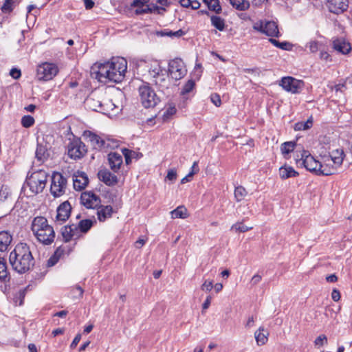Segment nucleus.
<instances>
[{
  "instance_id": "1",
  "label": "nucleus",
  "mask_w": 352,
  "mask_h": 352,
  "mask_svg": "<svg viewBox=\"0 0 352 352\" xmlns=\"http://www.w3.org/2000/svg\"><path fill=\"white\" fill-rule=\"evenodd\" d=\"M126 70V60L122 57H116L110 61L100 64L98 70L94 73L95 78L103 83H118L124 80Z\"/></svg>"
},
{
  "instance_id": "2",
  "label": "nucleus",
  "mask_w": 352,
  "mask_h": 352,
  "mask_svg": "<svg viewBox=\"0 0 352 352\" xmlns=\"http://www.w3.org/2000/svg\"><path fill=\"white\" fill-rule=\"evenodd\" d=\"M9 262L12 269L19 274L28 272L34 265L30 247L24 243H20L14 247L10 253Z\"/></svg>"
},
{
  "instance_id": "3",
  "label": "nucleus",
  "mask_w": 352,
  "mask_h": 352,
  "mask_svg": "<svg viewBox=\"0 0 352 352\" xmlns=\"http://www.w3.org/2000/svg\"><path fill=\"white\" fill-rule=\"evenodd\" d=\"M351 162L349 160L348 153H346L342 148L332 149L329 155H323V172L326 175H330L337 172L342 164L350 168Z\"/></svg>"
},
{
  "instance_id": "4",
  "label": "nucleus",
  "mask_w": 352,
  "mask_h": 352,
  "mask_svg": "<svg viewBox=\"0 0 352 352\" xmlns=\"http://www.w3.org/2000/svg\"><path fill=\"white\" fill-rule=\"evenodd\" d=\"M31 229L38 241L43 245H50L55 238V232L44 217L34 218Z\"/></svg>"
},
{
  "instance_id": "5",
  "label": "nucleus",
  "mask_w": 352,
  "mask_h": 352,
  "mask_svg": "<svg viewBox=\"0 0 352 352\" xmlns=\"http://www.w3.org/2000/svg\"><path fill=\"white\" fill-rule=\"evenodd\" d=\"M47 177V173L43 170L32 173L27 179L25 189L29 188L30 196L42 192L45 188Z\"/></svg>"
},
{
  "instance_id": "6",
  "label": "nucleus",
  "mask_w": 352,
  "mask_h": 352,
  "mask_svg": "<svg viewBox=\"0 0 352 352\" xmlns=\"http://www.w3.org/2000/svg\"><path fill=\"white\" fill-rule=\"evenodd\" d=\"M296 163L300 166H303L310 172L315 173L317 175H326L323 172V156L321 157V160L318 161L311 155L309 151H302L300 154V158L296 160Z\"/></svg>"
},
{
  "instance_id": "7",
  "label": "nucleus",
  "mask_w": 352,
  "mask_h": 352,
  "mask_svg": "<svg viewBox=\"0 0 352 352\" xmlns=\"http://www.w3.org/2000/svg\"><path fill=\"white\" fill-rule=\"evenodd\" d=\"M139 94L141 102L145 108L154 107L160 102V97L148 85L140 86Z\"/></svg>"
},
{
  "instance_id": "8",
  "label": "nucleus",
  "mask_w": 352,
  "mask_h": 352,
  "mask_svg": "<svg viewBox=\"0 0 352 352\" xmlns=\"http://www.w3.org/2000/svg\"><path fill=\"white\" fill-rule=\"evenodd\" d=\"M67 181L60 173H54L52 175L50 192L54 197L63 195L66 189Z\"/></svg>"
},
{
  "instance_id": "9",
  "label": "nucleus",
  "mask_w": 352,
  "mask_h": 352,
  "mask_svg": "<svg viewBox=\"0 0 352 352\" xmlns=\"http://www.w3.org/2000/svg\"><path fill=\"white\" fill-rule=\"evenodd\" d=\"M253 28L268 36L278 37L280 32L276 22L270 21H259L254 23Z\"/></svg>"
},
{
  "instance_id": "10",
  "label": "nucleus",
  "mask_w": 352,
  "mask_h": 352,
  "mask_svg": "<svg viewBox=\"0 0 352 352\" xmlns=\"http://www.w3.org/2000/svg\"><path fill=\"white\" fill-rule=\"evenodd\" d=\"M58 73L57 67L50 63H44L39 65L36 69V77L39 80H50Z\"/></svg>"
},
{
  "instance_id": "11",
  "label": "nucleus",
  "mask_w": 352,
  "mask_h": 352,
  "mask_svg": "<svg viewBox=\"0 0 352 352\" xmlns=\"http://www.w3.org/2000/svg\"><path fill=\"white\" fill-rule=\"evenodd\" d=\"M168 72L172 78L182 79L187 72L184 63L181 58H175L168 63Z\"/></svg>"
},
{
  "instance_id": "12",
  "label": "nucleus",
  "mask_w": 352,
  "mask_h": 352,
  "mask_svg": "<svg viewBox=\"0 0 352 352\" xmlns=\"http://www.w3.org/2000/svg\"><path fill=\"white\" fill-rule=\"evenodd\" d=\"M104 96L102 91H95L85 100V104L92 111L102 112Z\"/></svg>"
},
{
  "instance_id": "13",
  "label": "nucleus",
  "mask_w": 352,
  "mask_h": 352,
  "mask_svg": "<svg viewBox=\"0 0 352 352\" xmlns=\"http://www.w3.org/2000/svg\"><path fill=\"white\" fill-rule=\"evenodd\" d=\"M280 85L287 91L292 94L298 93L302 88L303 82L292 77L282 78Z\"/></svg>"
},
{
  "instance_id": "14",
  "label": "nucleus",
  "mask_w": 352,
  "mask_h": 352,
  "mask_svg": "<svg viewBox=\"0 0 352 352\" xmlns=\"http://www.w3.org/2000/svg\"><path fill=\"white\" fill-rule=\"evenodd\" d=\"M86 152L85 144L80 140H74L68 145V155L72 159H80L84 156Z\"/></svg>"
},
{
  "instance_id": "15",
  "label": "nucleus",
  "mask_w": 352,
  "mask_h": 352,
  "mask_svg": "<svg viewBox=\"0 0 352 352\" xmlns=\"http://www.w3.org/2000/svg\"><path fill=\"white\" fill-rule=\"evenodd\" d=\"M82 136L95 149H102L109 146L104 138L90 131H84Z\"/></svg>"
},
{
  "instance_id": "16",
  "label": "nucleus",
  "mask_w": 352,
  "mask_h": 352,
  "mask_svg": "<svg viewBox=\"0 0 352 352\" xmlns=\"http://www.w3.org/2000/svg\"><path fill=\"white\" fill-rule=\"evenodd\" d=\"M80 203L87 208H95L100 204V199L93 192L86 191L81 194Z\"/></svg>"
},
{
  "instance_id": "17",
  "label": "nucleus",
  "mask_w": 352,
  "mask_h": 352,
  "mask_svg": "<svg viewBox=\"0 0 352 352\" xmlns=\"http://www.w3.org/2000/svg\"><path fill=\"white\" fill-rule=\"evenodd\" d=\"M153 78V82L158 87L162 92L169 94L168 90L170 86V82L165 71Z\"/></svg>"
},
{
  "instance_id": "18",
  "label": "nucleus",
  "mask_w": 352,
  "mask_h": 352,
  "mask_svg": "<svg viewBox=\"0 0 352 352\" xmlns=\"http://www.w3.org/2000/svg\"><path fill=\"white\" fill-rule=\"evenodd\" d=\"M348 0H328L327 6L331 12L340 14L348 8Z\"/></svg>"
},
{
  "instance_id": "19",
  "label": "nucleus",
  "mask_w": 352,
  "mask_h": 352,
  "mask_svg": "<svg viewBox=\"0 0 352 352\" xmlns=\"http://www.w3.org/2000/svg\"><path fill=\"white\" fill-rule=\"evenodd\" d=\"M98 176L101 182L109 186H114L118 182L117 176L111 173L107 169H102L99 170Z\"/></svg>"
},
{
  "instance_id": "20",
  "label": "nucleus",
  "mask_w": 352,
  "mask_h": 352,
  "mask_svg": "<svg viewBox=\"0 0 352 352\" xmlns=\"http://www.w3.org/2000/svg\"><path fill=\"white\" fill-rule=\"evenodd\" d=\"M108 162L110 168L117 173L123 163L122 155L117 152H111L108 155Z\"/></svg>"
},
{
  "instance_id": "21",
  "label": "nucleus",
  "mask_w": 352,
  "mask_h": 352,
  "mask_svg": "<svg viewBox=\"0 0 352 352\" xmlns=\"http://www.w3.org/2000/svg\"><path fill=\"white\" fill-rule=\"evenodd\" d=\"M88 177L85 173L77 172L73 176L74 188L77 190L84 189L88 184Z\"/></svg>"
},
{
  "instance_id": "22",
  "label": "nucleus",
  "mask_w": 352,
  "mask_h": 352,
  "mask_svg": "<svg viewBox=\"0 0 352 352\" xmlns=\"http://www.w3.org/2000/svg\"><path fill=\"white\" fill-rule=\"evenodd\" d=\"M72 207L69 201H66L62 203L57 208L56 219L64 222L69 217Z\"/></svg>"
},
{
  "instance_id": "23",
  "label": "nucleus",
  "mask_w": 352,
  "mask_h": 352,
  "mask_svg": "<svg viewBox=\"0 0 352 352\" xmlns=\"http://www.w3.org/2000/svg\"><path fill=\"white\" fill-rule=\"evenodd\" d=\"M333 47L335 50L343 54H346L351 50L350 43L343 38L335 39L333 41Z\"/></svg>"
},
{
  "instance_id": "24",
  "label": "nucleus",
  "mask_w": 352,
  "mask_h": 352,
  "mask_svg": "<svg viewBox=\"0 0 352 352\" xmlns=\"http://www.w3.org/2000/svg\"><path fill=\"white\" fill-rule=\"evenodd\" d=\"M120 110V108L116 106L111 100L107 98L104 94L102 113L104 114H116Z\"/></svg>"
},
{
  "instance_id": "25",
  "label": "nucleus",
  "mask_w": 352,
  "mask_h": 352,
  "mask_svg": "<svg viewBox=\"0 0 352 352\" xmlns=\"http://www.w3.org/2000/svg\"><path fill=\"white\" fill-rule=\"evenodd\" d=\"M145 64L146 67L148 69V74L151 78H154L165 71L162 68L160 63L157 60H155L145 62Z\"/></svg>"
},
{
  "instance_id": "26",
  "label": "nucleus",
  "mask_w": 352,
  "mask_h": 352,
  "mask_svg": "<svg viewBox=\"0 0 352 352\" xmlns=\"http://www.w3.org/2000/svg\"><path fill=\"white\" fill-rule=\"evenodd\" d=\"M113 210L111 206H101L97 208V216L100 221H104L111 217Z\"/></svg>"
},
{
  "instance_id": "27",
  "label": "nucleus",
  "mask_w": 352,
  "mask_h": 352,
  "mask_svg": "<svg viewBox=\"0 0 352 352\" xmlns=\"http://www.w3.org/2000/svg\"><path fill=\"white\" fill-rule=\"evenodd\" d=\"M269 333L267 332L264 327H260L258 330L254 332V338L258 346L265 344L268 340Z\"/></svg>"
},
{
  "instance_id": "28",
  "label": "nucleus",
  "mask_w": 352,
  "mask_h": 352,
  "mask_svg": "<svg viewBox=\"0 0 352 352\" xmlns=\"http://www.w3.org/2000/svg\"><path fill=\"white\" fill-rule=\"evenodd\" d=\"M165 11V9L163 7H160L158 6L152 4V5H147L143 9H139V10H135V14L137 15L146 14V13H158V14H162Z\"/></svg>"
},
{
  "instance_id": "29",
  "label": "nucleus",
  "mask_w": 352,
  "mask_h": 352,
  "mask_svg": "<svg viewBox=\"0 0 352 352\" xmlns=\"http://www.w3.org/2000/svg\"><path fill=\"white\" fill-rule=\"evenodd\" d=\"M12 236L6 231L0 232V252L7 250L12 241Z\"/></svg>"
},
{
  "instance_id": "30",
  "label": "nucleus",
  "mask_w": 352,
  "mask_h": 352,
  "mask_svg": "<svg viewBox=\"0 0 352 352\" xmlns=\"http://www.w3.org/2000/svg\"><path fill=\"white\" fill-rule=\"evenodd\" d=\"M279 175L282 179H285L289 177H296L298 175V173L292 167L283 166L279 169Z\"/></svg>"
},
{
  "instance_id": "31",
  "label": "nucleus",
  "mask_w": 352,
  "mask_h": 352,
  "mask_svg": "<svg viewBox=\"0 0 352 352\" xmlns=\"http://www.w3.org/2000/svg\"><path fill=\"white\" fill-rule=\"evenodd\" d=\"M36 159L39 164L43 163L48 157L47 148L43 145H38L36 150Z\"/></svg>"
},
{
  "instance_id": "32",
  "label": "nucleus",
  "mask_w": 352,
  "mask_h": 352,
  "mask_svg": "<svg viewBox=\"0 0 352 352\" xmlns=\"http://www.w3.org/2000/svg\"><path fill=\"white\" fill-rule=\"evenodd\" d=\"M172 219H186L188 217L187 209L184 206H178L170 212Z\"/></svg>"
},
{
  "instance_id": "33",
  "label": "nucleus",
  "mask_w": 352,
  "mask_h": 352,
  "mask_svg": "<svg viewBox=\"0 0 352 352\" xmlns=\"http://www.w3.org/2000/svg\"><path fill=\"white\" fill-rule=\"evenodd\" d=\"M195 85V82L192 80H188L185 85L183 86L182 89L181 91V95L183 96L184 99H188L186 96L188 94L192 91Z\"/></svg>"
},
{
  "instance_id": "34",
  "label": "nucleus",
  "mask_w": 352,
  "mask_h": 352,
  "mask_svg": "<svg viewBox=\"0 0 352 352\" xmlns=\"http://www.w3.org/2000/svg\"><path fill=\"white\" fill-rule=\"evenodd\" d=\"M313 125V118L309 117L305 122H298L294 125L295 131L307 130L310 129Z\"/></svg>"
},
{
  "instance_id": "35",
  "label": "nucleus",
  "mask_w": 352,
  "mask_h": 352,
  "mask_svg": "<svg viewBox=\"0 0 352 352\" xmlns=\"http://www.w3.org/2000/svg\"><path fill=\"white\" fill-rule=\"evenodd\" d=\"M212 25L219 31H223L225 28L224 20L220 16L212 15L210 17Z\"/></svg>"
},
{
  "instance_id": "36",
  "label": "nucleus",
  "mask_w": 352,
  "mask_h": 352,
  "mask_svg": "<svg viewBox=\"0 0 352 352\" xmlns=\"http://www.w3.org/2000/svg\"><path fill=\"white\" fill-rule=\"evenodd\" d=\"M204 2L210 10L214 11L217 14L221 12V7L219 0H204Z\"/></svg>"
},
{
  "instance_id": "37",
  "label": "nucleus",
  "mask_w": 352,
  "mask_h": 352,
  "mask_svg": "<svg viewBox=\"0 0 352 352\" xmlns=\"http://www.w3.org/2000/svg\"><path fill=\"white\" fill-rule=\"evenodd\" d=\"M252 228V226H247L244 225L243 221H238L231 226L230 230L235 232H245Z\"/></svg>"
},
{
  "instance_id": "38",
  "label": "nucleus",
  "mask_w": 352,
  "mask_h": 352,
  "mask_svg": "<svg viewBox=\"0 0 352 352\" xmlns=\"http://www.w3.org/2000/svg\"><path fill=\"white\" fill-rule=\"evenodd\" d=\"M230 3L239 10H245L248 8L249 3L245 0H228Z\"/></svg>"
},
{
  "instance_id": "39",
  "label": "nucleus",
  "mask_w": 352,
  "mask_h": 352,
  "mask_svg": "<svg viewBox=\"0 0 352 352\" xmlns=\"http://www.w3.org/2000/svg\"><path fill=\"white\" fill-rule=\"evenodd\" d=\"M269 41L273 44L275 47L280 48L281 50H292V44L289 42L284 41V42H279L278 41L274 39V38H270Z\"/></svg>"
},
{
  "instance_id": "40",
  "label": "nucleus",
  "mask_w": 352,
  "mask_h": 352,
  "mask_svg": "<svg viewBox=\"0 0 352 352\" xmlns=\"http://www.w3.org/2000/svg\"><path fill=\"white\" fill-rule=\"evenodd\" d=\"M0 280L6 282L9 280L6 263L3 258H0Z\"/></svg>"
},
{
  "instance_id": "41",
  "label": "nucleus",
  "mask_w": 352,
  "mask_h": 352,
  "mask_svg": "<svg viewBox=\"0 0 352 352\" xmlns=\"http://www.w3.org/2000/svg\"><path fill=\"white\" fill-rule=\"evenodd\" d=\"M160 34L162 36H168V37H171V38L172 37L179 38L184 34V32L182 30H179L177 31L165 30L161 31L160 32Z\"/></svg>"
},
{
  "instance_id": "42",
  "label": "nucleus",
  "mask_w": 352,
  "mask_h": 352,
  "mask_svg": "<svg viewBox=\"0 0 352 352\" xmlns=\"http://www.w3.org/2000/svg\"><path fill=\"white\" fill-rule=\"evenodd\" d=\"M247 191L245 188L241 186H239L235 188L234 190V197L236 201H242L247 195Z\"/></svg>"
},
{
  "instance_id": "43",
  "label": "nucleus",
  "mask_w": 352,
  "mask_h": 352,
  "mask_svg": "<svg viewBox=\"0 0 352 352\" xmlns=\"http://www.w3.org/2000/svg\"><path fill=\"white\" fill-rule=\"evenodd\" d=\"M314 343L315 347L316 349H319L321 347L327 344V343H328L327 337L324 334H321L315 339Z\"/></svg>"
},
{
  "instance_id": "44",
  "label": "nucleus",
  "mask_w": 352,
  "mask_h": 352,
  "mask_svg": "<svg viewBox=\"0 0 352 352\" xmlns=\"http://www.w3.org/2000/svg\"><path fill=\"white\" fill-rule=\"evenodd\" d=\"M177 112L175 105L174 104H168L166 110L164 112V119H169L172 116L175 115Z\"/></svg>"
},
{
  "instance_id": "45",
  "label": "nucleus",
  "mask_w": 352,
  "mask_h": 352,
  "mask_svg": "<svg viewBox=\"0 0 352 352\" xmlns=\"http://www.w3.org/2000/svg\"><path fill=\"white\" fill-rule=\"evenodd\" d=\"M295 143L293 142H286L281 144L280 150L283 154H288L294 149Z\"/></svg>"
},
{
  "instance_id": "46",
  "label": "nucleus",
  "mask_w": 352,
  "mask_h": 352,
  "mask_svg": "<svg viewBox=\"0 0 352 352\" xmlns=\"http://www.w3.org/2000/svg\"><path fill=\"white\" fill-rule=\"evenodd\" d=\"M92 226L93 221L89 219L82 220L78 224L79 228L82 232H87Z\"/></svg>"
},
{
  "instance_id": "47",
  "label": "nucleus",
  "mask_w": 352,
  "mask_h": 352,
  "mask_svg": "<svg viewBox=\"0 0 352 352\" xmlns=\"http://www.w3.org/2000/svg\"><path fill=\"white\" fill-rule=\"evenodd\" d=\"M149 0H133L131 7L135 10L143 9L147 6Z\"/></svg>"
},
{
  "instance_id": "48",
  "label": "nucleus",
  "mask_w": 352,
  "mask_h": 352,
  "mask_svg": "<svg viewBox=\"0 0 352 352\" xmlns=\"http://www.w3.org/2000/svg\"><path fill=\"white\" fill-rule=\"evenodd\" d=\"M25 291L26 289H21L19 291V292L16 294V296L14 298V302L16 305L21 306L23 303V299L25 296Z\"/></svg>"
},
{
  "instance_id": "49",
  "label": "nucleus",
  "mask_w": 352,
  "mask_h": 352,
  "mask_svg": "<svg viewBox=\"0 0 352 352\" xmlns=\"http://www.w3.org/2000/svg\"><path fill=\"white\" fill-rule=\"evenodd\" d=\"M34 123V119L31 116H24L21 118V124L25 128L32 126Z\"/></svg>"
},
{
  "instance_id": "50",
  "label": "nucleus",
  "mask_w": 352,
  "mask_h": 352,
  "mask_svg": "<svg viewBox=\"0 0 352 352\" xmlns=\"http://www.w3.org/2000/svg\"><path fill=\"white\" fill-rule=\"evenodd\" d=\"M10 195V190L7 186H0V202L4 201Z\"/></svg>"
},
{
  "instance_id": "51",
  "label": "nucleus",
  "mask_w": 352,
  "mask_h": 352,
  "mask_svg": "<svg viewBox=\"0 0 352 352\" xmlns=\"http://www.w3.org/2000/svg\"><path fill=\"white\" fill-rule=\"evenodd\" d=\"M306 47L309 48L310 52L316 53L319 48V43L316 41H310L306 45Z\"/></svg>"
},
{
  "instance_id": "52",
  "label": "nucleus",
  "mask_w": 352,
  "mask_h": 352,
  "mask_svg": "<svg viewBox=\"0 0 352 352\" xmlns=\"http://www.w3.org/2000/svg\"><path fill=\"white\" fill-rule=\"evenodd\" d=\"M72 229L71 227H65L62 231V234L65 238L66 241H69L73 236V234L72 233Z\"/></svg>"
},
{
  "instance_id": "53",
  "label": "nucleus",
  "mask_w": 352,
  "mask_h": 352,
  "mask_svg": "<svg viewBox=\"0 0 352 352\" xmlns=\"http://www.w3.org/2000/svg\"><path fill=\"white\" fill-rule=\"evenodd\" d=\"M213 288V281L206 280L201 286V289L207 292H210Z\"/></svg>"
},
{
  "instance_id": "54",
  "label": "nucleus",
  "mask_w": 352,
  "mask_h": 352,
  "mask_svg": "<svg viewBox=\"0 0 352 352\" xmlns=\"http://www.w3.org/2000/svg\"><path fill=\"white\" fill-rule=\"evenodd\" d=\"M210 100L216 107H219L221 104V98L217 94H211Z\"/></svg>"
},
{
  "instance_id": "55",
  "label": "nucleus",
  "mask_w": 352,
  "mask_h": 352,
  "mask_svg": "<svg viewBox=\"0 0 352 352\" xmlns=\"http://www.w3.org/2000/svg\"><path fill=\"white\" fill-rule=\"evenodd\" d=\"M12 10V0H6L3 6H2V10L4 12H10Z\"/></svg>"
},
{
  "instance_id": "56",
  "label": "nucleus",
  "mask_w": 352,
  "mask_h": 352,
  "mask_svg": "<svg viewBox=\"0 0 352 352\" xmlns=\"http://www.w3.org/2000/svg\"><path fill=\"white\" fill-rule=\"evenodd\" d=\"M122 155L125 157L126 163L127 164H129L131 162V157L132 151L129 149L124 148L122 150Z\"/></svg>"
},
{
  "instance_id": "57",
  "label": "nucleus",
  "mask_w": 352,
  "mask_h": 352,
  "mask_svg": "<svg viewBox=\"0 0 352 352\" xmlns=\"http://www.w3.org/2000/svg\"><path fill=\"white\" fill-rule=\"evenodd\" d=\"M166 179L170 181H175L177 179V171L175 169H170L168 171Z\"/></svg>"
},
{
  "instance_id": "58",
  "label": "nucleus",
  "mask_w": 352,
  "mask_h": 352,
  "mask_svg": "<svg viewBox=\"0 0 352 352\" xmlns=\"http://www.w3.org/2000/svg\"><path fill=\"white\" fill-rule=\"evenodd\" d=\"M340 293L338 289H333L331 292V298L333 300L338 302L340 299Z\"/></svg>"
},
{
  "instance_id": "59",
  "label": "nucleus",
  "mask_w": 352,
  "mask_h": 352,
  "mask_svg": "<svg viewBox=\"0 0 352 352\" xmlns=\"http://www.w3.org/2000/svg\"><path fill=\"white\" fill-rule=\"evenodd\" d=\"M10 74L13 78L18 79L21 76V71L16 68H13L10 70Z\"/></svg>"
},
{
  "instance_id": "60",
  "label": "nucleus",
  "mask_w": 352,
  "mask_h": 352,
  "mask_svg": "<svg viewBox=\"0 0 352 352\" xmlns=\"http://www.w3.org/2000/svg\"><path fill=\"white\" fill-rule=\"evenodd\" d=\"M80 339H81V335L80 333L77 334L76 336V337L74 338V339L73 340L72 342L71 343L70 348L71 349L76 348V346L78 345V344L79 343V342L80 341Z\"/></svg>"
},
{
  "instance_id": "61",
  "label": "nucleus",
  "mask_w": 352,
  "mask_h": 352,
  "mask_svg": "<svg viewBox=\"0 0 352 352\" xmlns=\"http://www.w3.org/2000/svg\"><path fill=\"white\" fill-rule=\"evenodd\" d=\"M195 174V172H194L193 170H191L186 177H184V178L182 179L181 180V184H185L186 182H190L193 175Z\"/></svg>"
},
{
  "instance_id": "62",
  "label": "nucleus",
  "mask_w": 352,
  "mask_h": 352,
  "mask_svg": "<svg viewBox=\"0 0 352 352\" xmlns=\"http://www.w3.org/2000/svg\"><path fill=\"white\" fill-rule=\"evenodd\" d=\"M211 300H212L211 296H208L206 297L204 302L202 305V309L203 310H206L207 309H208V307H210V303H211Z\"/></svg>"
},
{
  "instance_id": "63",
  "label": "nucleus",
  "mask_w": 352,
  "mask_h": 352,
  "mask_svg": "<svg viewBox=\"0 0 352 352\" xmlns=\"http://www.w3.org/2000/svg\"><path fill=\"white\" fill-rule=\"evenodd\" d=\"M261 279H262V277L261 275L255 274L254 276H253V277L251 279V283L254 285H256L261 280Z\"/></svg>"
},
{
  "instance_id": "64",
  "label": "nucleus",
  "mask_w": 352,
  "mask_h": 352,
  "mask_svg": "<svg viewBox=\"0 0 352 352\" xmlns=\"http://www.w3.org/2000/svg\"><path fill=\"white\" fill-rule=\"evenodd\" d=\"M86 9H91L94 6V2L92 0H82Z\"/></svg>"
}]
</instances>
